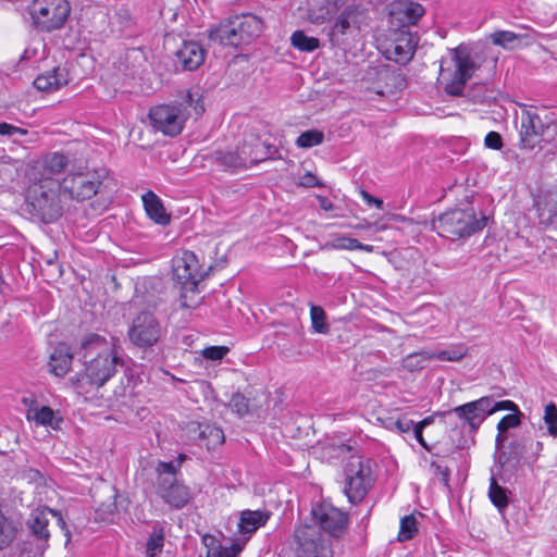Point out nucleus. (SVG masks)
<instances>
[{
    "label": "nucleus",
    "instance_id": "nucleus-30",
    "mask_svg": "<svg viewBox=\"0 0 557 557\" xmlns=\"http://www.w3.org/2000/svg\"><path fill=\"white\" fill-rule=\"evenodd\" d=\"M541 224L549 226L557 223V195H548L537 203Z\"/></svg>",
    "mask_w": 557,
    "mask_h": 557
},
{
    "label": "nucleus",
    "instance_id": "nucleus-39",
    "mask_svg": "<svg viewBox=\"0 0 557 557\" xmlns=\"http://www.w3.org/2000/svg\"><path fill=\"white\" fill-rule=\"evenodd\" d=\"M430 354L429 351L411 354L404 360V367L410 371L421 370L425 367L426 360L432 359Z\"/></svg>",
    "mask_w": 557,
    "mask_h": 557
},
{
    "label": "nucleus",
    "instance_id": "nucleus-13",
    "mask_svg": "<svg viewBox=\"0 0 557 557\" xmlns=\"http://www.w3.org/2000/svg\"><path fill=\"white\" fill-rule=\"evenodd\" d=\"M162 334L160 322L149 311L137 314L127 331L129 342L140 349H148L157 345Z\"/></svg>",
    "mask_w": 557,
    "mask_h": 557
},
{
    "label": "nucleus",
    "instance_id": "nucleus-63",
    "mask_svg": "<svg viewBox=\"0 0 557 557\" xmlns=\"http://www.w3.org/2000/svg\"><path fill=\"white\" fill-rule=\"evenodd\" d=\"M503 434L504 433H499L498 432V434L496 436L495 443H496L497 447H502L504 445V442H505L506 437Z\"/></svg>",
    "mask_w": 557,
    "mask_h": 557
},
{
    "label": "nucleus",
    "instance_id": "nucleus-40",
    "mask_svg": "<svg viewBox=\"0 0 557 557\" xmlns=\"http://www.w3.org/2000/svg\"><path fill=\"white\" fill-rule=\"evenodd\" d=\"M543 419L547 426L548 434L557 436V406L554 403H549L545 406Z\"/></svg>",
    "mask_w": 557,
    "mask_h": 557
},
{
    "label": "nucleus",
    "instance_id": "nucleus-29",
    "mask_svg": "<svg viewBox=\"0 0 557 557\" xmlns=\"http://www.w3.org/2000/svg\"><path fill=\"white\" fill-rule=\"evenodd\" d=\"M165 532L160 522H156L146 543V557H158L164 547Z\"/></svg>",
    "mask_w": 557,
    "mask_h": 557
},
{
    "label": "nucleus",
    "instance_id": "nucleus-32",
    "mask_svg": "<svg viewBox=\"0 0 557 557\" xmlns=\"http://www.w3.org/2000/svg\"><path fill=\"white\" fill-rule=\"evenodd\" d=\"M290 42L294 48L304 52H312L320 46L318 38L307 36L302 30H295L292 34Z\"/></svg>",
    "mask_w": 557,
    "mask_h": 557
},
{
    "label": "nucleus",
    "instance_id": "nucleus-37",
    "mask_svg": "<svg viewBox=\"0 0 557 557\" xmlns=\"http://www.w3.org/2000/svg\"><path fill=\"white\" fill-rule=\"evenodd\" d=\"M310 318L312 323V329L320 333L326 334L329 332V324L325 322L326 315L324 310L319 306H311L310 308Z\"/></svg>",
    "mask_w": 557,
    "mask_h": 557
},
{
    "label": "nucleus",
    "instance_id": "nucleus-17",
    "mask_svg": "<svg viewBox=\"0 0 557 557\" xmlns=\"http://www.w3.org/2000/svg\"><path fill=\"white\" fill-rule=\"evenodd\" d=\"M49 516L58 517L59 522L64 524L62 517L52 509L35 510L28 518L27 527L30 531V535L36 541V550L29 552V554H33V557H42L48 547V541L50 539V532L48 530Z\"/></svg>",
    "mask_w": 557,
    "mask_h": 557
},
{
    "label": "nucleus",
    "instance_id": "nucleus-8",
    "mask_svg": "<svg viewBox=\"0 0 557 557\" xmlns=\"http://www.w3.org/2000/svg\"><path fill=\"white\" fill-rule=\"evenodd\" d=\"M557 134L556 115L546 109L523 112L521 117L520 147L532 150L541 143L550 141Z\"/></svg>",
    "mask_w": 557,
    "mask_h": 557
},
{
    "label": "nucleus",
    "instance_id": "nucleus-53",
    "mask_svg": "<svg viewBox=\"0 0 557 557\" xmlns=\"http://www.w3.org/2000/svg\"><path fill=\"white\" fill-rule=\"evenodd\" d=\"M16 134L24 135V134H26V131H24V129H22V128H20L17 126H14L12 124H9L7 122L0 123V135L12 137V136H14Z\"/></svg>",
    "mask_w": 557,
    "mask_h": 557
},
{
    "label": "nucleus",
    "instance_id": "nucleus-36",
    "mask_svg": "<svg viewBox=\"0 0 557 557\" xmlns=\"http://www.w3.org/2000/svg\"><path fill=\"white\" fill-rule=\"evenodd\" d=\"M324 134L319 129H309L302 132L296 139V145L301 148H311L322 144Z\"/></svg>",
    "mask_w": 557,
    "mask_h": 557
},
{
    "label": "nucleus",
    "instance_id": "nucleus-11",
    "mask_svg": "<svg viewBox=\"0 0 557 557\" xmlns=\"http://www.w3.org/2000/svg\"><path fill=\"white\" fill-rule=\"evenodd\" d=\"M312 519L320 531H324L333 539H343L348 531L349 517L332 504L317 503L311 508Z\"/></svg>",
    "mask_w": 557,
    "mask_h": 557
},
{
    "label": "nucleus",
    "instance_id": "nucleus-20",
    "mask_svg": "<svg viewBox=\"0 0 557 557\" xmlns=\"http://www.w3.org/2000/svg\"><path fill=\"white\" fill-rule=\"evenodd\" d=\"M270 145L261 141L258 137L245 139L242 145L236 147L239 160L244 163V169H248L270 157Z\"/></svg>",
    "mask_w": 557,
    "mask_h": 557
},
{
    "label": "nucleus",
    "instance_id": "nucleus-28",
    "mask_svg": "<svg viewBox=\"0 0 557 557\" xmlns=\"http://www.w3.org/2000/svg\"><path fill=\"white\" fill-rule=\"evenodd\" d=\"M198 445L206 447L208 450L214 449L224 442L223 430L215 425L198 424Z\"/></svg>",
    "mask_w": 557,
    "mask_h": 557
},
{
    "label": "nucleus",
    "instance_id": "nucleus-56",
    "mask_svg": "<svg viewBox=\"0 0 557 557\" xmlns=\"http://www.w3.org/2000/svg\"><path fill=\"white\" fill-rule=\"evenodd\" d=\"M361 197L368 206H375L379 210H383V200L370 195L368 191L362 190Z\"/></svg>",
    "mask_w": 557,
    "mask_h": 557
},
{
    "label": "nucleus",
    "instance_id": "nucleus-15",
    "mask_svg": "<svg viewBox=\"0 0 557 557\" xmlns=\"http://www.w3.org/2000/svg\"><path fill=\"white\" fill-rule=\"evenodd\" d=\"M173 278L186 290L195 292L203 280L199 273V262L195 252L185 250L172 260Z\"/></svg>",
    "mask_w": 557,
    "mask_h": 557
},
{
    "label": "nucleus",
    "instance_id": "nucleus-12",
    "mask_svg": "<svg viewBox=\"0 0 557 557\" xmlns=\"http://www.w3.org/2000/svg\"><path fill=\"white\" fill-rule=\"evenodd\" d=\"M294 541L296 557H333L331 546L315 525H298L294 531Z\"/></svg>",
    "mask_w": 557,
    "mask_h": 557
},
{
    "label": "nucleus",
    "instance_id": "nucleus-10",
    "mask_svg": "<svg viewBox=\"0 0 557 557\" xmlns=\"http://www.w3.org/2000/svg\"><path fill=\"white\" fill-rule=\"evenodd\" d=\"M86 170L87 164L83 161H78L71 168L66 176L60 181L63 194L69 195L71 199L82 201L90 199L98 193L100 182L86 173Z\"/></svg>",
    "mask_w": 557,
    "mask_h": 557
},
{
    "label": "nucleus",
    "instance_id": "nucleus-34",
    "mask_svg": "<svg viewBox=\"0 0 557 557\" xmlns=\"http://www.w3.org/2000/svg\"><path fill=\"white\" fill-rule=\"evenodd\" d=\"M467 355V347L462 344L449 346L446 349L440 350L437 352H431L430 357L432 359H437L442 361H459Z\"/></svg>",
    "mask_w": 557,
    "mask_h": 557
},
{
    "label": "nucleus",
    "instance_id": "nucleus-35",
    "mask_svg": "<svg viewBox=\"0 0 557 557\" xmlns=\"http://www.w3.org/2000/svg\"><path fill=\"white\" fill-rule=\"evenodd\" d=\"M417 524H418V521L413 515L405 516L400 520V528H399V533H398L397 540L399 542H405V541H409V540L413 539V536L418 532Z\"/></svg>",
    "mask_w": 557,
    "mask_h": 557
},
{
    "label": "nucleus",
    "instance_id": "nucleus-19",
    "mask_svg": "<svg viewBox=\"0 0 557 557\" xmlns=\"http://www.w3.org/2000/svg\"><path fill=\"white\" fill-rule=\"evenodd\" d=\"M417 46V36L401 30L386 49L387 58L398 64H407L413 58Z\"/></svg>",
    "mask_w": 557,
    "mask_h": 557
},
{
    "label": "nucleus",
    "instance_id": "nucleus-57",
    "mask_svg": "<svg viewBox=\"0 0 557 557\" xmlns=\"http://www.w3.org/2000/svg\"><path fill=\"white\" fill-rule=\"evenodd\" d=\"M247 541L246 536H244L243 541H235L231 546H225V548L233 557H236L244 549Z\"/></svg>",
    "mask_w": 557,
    "mask_h": 557
},
{
    "label": "nucleus",
    "instance_id": "nucleus-61",
    "mask_svg": "<svg viewBox=\"0 0 557 557\" xmlns=\"http://www.w3.org/2000/svg\"><path fill=\"white\" fill-rule=\"evenodd\" d=\"M431 467L435 468V470L437 472L442 473L445 476V480L447 481V478H448V469L447 468H442V466L436 465L435 462H432Z\"/></svg>",
    "mask_w": 557,
    "mask_h": 557
},
{
    "label": "nucleus",
    "instance_id": "nucleus-5",
    "mask_svg": "<svg viewBox=\"0 0 557 557\" xmlns=\"http://www.w3.org/2000/svg\"><path fill=\"white\" fill-rule=\"evenodd\" d=\"M263 30V22L251 13L228 16L212 27L209 39L223 46L240 47L251 44Z\"/></svg>",
    "mask_w": 557,
    "mask_h": 557
},
{
    "label": "nucleus",
    "instance_id": "nucleus-58",
    "mask_svg": "<svg viewBox=\"0 0 557 557\" xmlns=\"http://www.w3.org/2000/svg\"><path fill=\"white\" fill-rule=\"evenodd\" d=\"M209 556L212 557H233L225 548V546L219 545L215 548L209 549Z\"/></svg>",
    "mask_w": 557,
    "mask_h": 557
},
{
    "label": "nucleus",
    "instance_id": "nucleus-60",
    "mask_svg": "<svg viewBox=\"0 0 557 557\" xmlns=\"http://www.w3.org/2000/svg\"><path fill=\"white\" fill-rule=\"evenodd\" d=\"M301 185L306 187H314L318 186V180L314 175L308 173L301 178Z\"/></svg>",
    "mask_w": 557,
    "mask_h": 557
},
{
    "label": "nucleus",
    "instance_id": "nucleus-38",
    "mask_svg": "<svg viewBox=\"0 0 557 557\" xmlns=\"http://www.w3.org/2000/svg\"><path fill=\"white\" fill-rule=\"evenodd\" d=\"M113 23L117 24L121 30L129 29L134 26L135 21L131 10L126 7H120L113 15Z\"/></svg>",
    "mask_w": 557,
    "mask_h": 557
},
{
    "label": "nucleus",
    "instance_id": "nucleus-14",
    "mask_svg": "<svg viewBox=\"0 0 557 557\" xmlns=\"http://www.w3.org/2000/svg\"><path fill=\"white\" fill-rule=\"evenodd\" d=\"M183 104H159L152 107L149 111V120L152 127L170 137L181 134L187 120Z\"/></svg>",
    "mask_w": 557,
    "mask_h": 557
},
{
    "label": "nucleus",
    "instance_id": "nucleus-21",
    "mask_svg": "<svg viewBox=\"0 0 557 557\" xmlns=\"http://www.w3.org/2000/svg\"><path fill=\"white\" fill-rule=\"evenodd\" d=\"M206 51L197 41H184L175 52V64L184 71H195L205 62Z\"/></svg>",
    "mask_w": 557,
    "mask_h": 557
},
{
    "label": "nucleus",
    "instance_id": "nucleus-18",
    "mask_svg": "<svg viewBox=\"0 0 557 557\" xmlns=\"http://www.w3.org/2000/svg\"><path fill=\"white\" fill-rule=\"evenodd\" d=\"M488 396L455 407L450 413L455 414L462 423L469 425L471 433H476L488 414Z\"/></svg>",
    "mask_w": 557,
    "mask_h": 557
},
{
    "label": "nucleus",
    "instance_id": "nucleus-55",
    "mask_svg": "<svg viewBox=\"0 0 557 557\" xmlns=\"http://www.w3.org/2000/svg\"><path fill=\"white\" fill-rule=\"evenodd\" d=\"M336 247L345 250H357L358 239L351 237H341L337 239Z\"/></svg>",
    "mask_w": 557,
    "mask_h": 557
},
{
    "label": "nucleus",
    "instance_id": "nucleus-52",
    "mask_svg": "<svg viewBox=\"0 0 557 557\" xmlns=\"http://www.w3.org/2000/svg\"><path fill=\"white\" fill-rule=\"evenodd\" d=\"M429 424V420L428 419H424L418 423H413V426H412V431H413V435L416 437V440L425 448V449H429L424 438H423V435H422V432H423V429L424 426Z\"/></svg>",
    "mask_w": 557,
    "mask_h": 557
},
{
    "label": "nucleus",
    "instance_id": "nucleus-54",
    "mask_svg": "<svg viewBox=\"0 0 557 557\" xmlns=\"http://www.w3.org/2000/svg\"><path fill=\"white\" fill-rule=\"evenodd\" d=\"M386 82L393 85L397 90H401L406 87V79L399 73H389L386 75Z\"/></svg>",
    "mask_w": 557,
    "mask_h": 557
},
{
    "label": "nucleus",
    "instance_id": "nucleus-3",
    "mask_svg": "<svg viewBox=\"0 0 557 557\" xmlns=\"http://www.w3.org/2000/svg\"><path fill=\"white\" fill-rule=\"evenodd\" d=\"M341 455L350 454L344 467V493L350 504L356 505L363 500L371 490L374 478L372 472L373 460L359 454L350 444L338 447Z\"/></svg>",
    "mask_w": 557,
    "mask_h": 557
},
{
    "label": "nucleus",
    "instance_id": "nucleus-51",
    "mask_svg": "<svg viewBox=\"0 0 557 557\" xmlns=\"http://www.w3.org/2000/svg\"><path fill=\"white\" fill-rule=\"evenodd\" d=\"M487 148L498 150L503 147V138L497 132H488L484 138Z\"/></svg>",
    "mask_w": 557,
    "mask_h": 557
},
{
    "label": "nucleus",
    "instance_id": "nucleus-22",
    "mask_svg": "<svg viewBox=\"0 0 557 557\" xmlns=\"http://www.w3.org/2000/svg\"><path fill=\"white\" fill-rule=\"evenodd\" d=\"M71 81L70 72L64 66H55L38 75L34 81V86L40 91H55L69 84Z\"/></svg>",
    "mask_w": 557,
    "mask_h": 557
},
{
    "label": "nucleus",
    "instance_id": "nucleus-25",
    "mask_svg": "<svg viewBox=\"0 0 557 557\" xmlns=\"http://www.w3.org/2000/svg\"><path fill=\"white\" fill-rule=\"evenodd\" d=\"M141 198L145 211L152 221L160 225L170 223V215L165 212L161 199L153 191H147Z\"/></svg>",
    "mask_w": 557,
    "mask_h": 557
},
{
    "label": "nucleus",
    "instance_id": "nucleus-23",
    "mask_svg": "<svg viewBox=\"0 0 557 557\" xmlns=\"http://www.w3.org/2000/svg\"><path fill=\"white\" fill-rule=\"evenodd\" d=\"M271 517L268 510H244L240 512L238 522V533L249 540L251 535L263 527Z\"/></svg>",
    "mask_w": 557,
    "mask_h": 557
},
{
    "label": "nucleus",
    "instance_id": "nucleus-45",
    "mask_svg": "<svg viewBox=\"0 0 557 557\" xmlns=\"http://www.w3.org/2000/svg\"><path fill=\"white\" fill-rule=\"evenodd\" d=\"M488 408H490V410H488L490 416L499 410H509L515 413L516 412L520 413L518 406L513 401H511V400L494 401V399L490 396H488Z\"/></svg>",
    "mask_w": 557,
    "mask_h": 557
},
{
    "label": "nucleus",
    "instance_id": "nucleus-48",
    "mask_svg": "<svg viewBox=\"0 0 557 557\" xmlns=\"http://www.w3.org/2000/svg\"><path fill=\"white\" fill-rule=\"evenodd\" d=\"M519 414L520 413L516 412V413L506 414L505 417H503L497 424L498 432L505 433L507 430H509L511 428H517L521 423Z\"/></svg>",
    "mask_w": 557,
    "mask_h": 557
},
{
    "label": "nucleus",
    "instance_id": "nucleus-59",
    "mask_svg": "<svg viewBox=\"0 0 557 557\" xmlns=\"http://www.w3.org/2000/svg\"><path fill=\"white\" fill-rule=\"evenodd\" d=\"M132 381H133V375H132L131 373L125 372V373H124V376H123V377H122V380H121V383H122V385H124V384L126 383V385L128 386V385L131 384V382H132ZM114 393H115V395H116V396H125V394H126V387H125V386H123V387L121 388V391L115 389V391H114Z\"/></svg>",
    "mask_w": 557,
    "mask_h": 557
},
{
    "label": "nucleus",
    "instance_id": "nucleus-47",
    "mask_svg": "<svg viewBox=\"0 0 557 557\" xmlns=\"http://www.w3.org/2000/svg\"><path fill=\"white\" fill-rule=\"evenodd\" d=\"M227 352L228 348L226 346H210L202 350V356L207 360L218 361L222 360Z\"/></svg>",
    "mask_w": 557,
    "mask_h": 557
},
{
    "label": "nucleus",
    "instance_id": "nucleus-43",
    "mask_svg": "<svg viewBox=\"0 0 557 557\" xmlns=\"http://www.w3.org/2000/svg\"><path fill=\"white\" fill-rule=\"evenodd\" d=\"M404 15L408 24H416L424 14V8L417 2H409L405 5Z\"/></svg>",
    "mask_w": 557,
    "mask_h": 557
},
{
    "label": "nucleus",
    "instance_id": "nucleus-26",
    "mask_svg": "<svg viewBox=\"0 0 557 557\" xmlns=\"http://www.w3.org/2000/svg\"><path fill=\"white\" fill-rule=\"evenodd\" d=\"M210 159L218 168L223 171L236 173L245 170L240 162L237 150H215L210 154Z\"/></svg>",
    "mask_w": 557,
    "mask_h": 557
},
{
    "label": "nucleus",
    "instance_id": "nucleus-49",
    "mask_svg": "<svg viewBox=\"0 0 557 557\" xmlns=\"http://www.w3.org/2000/svg\"><path fill=\"white\" fill-rule=\"evenodd\" d=\"M529 440L525 437H521L518 440H513L509 444V454L517 459H520L527 453V444Z\"/></svg>",
    "mask_w": 557,
    "mask_h": 557
},
{
    "label": "nucleus",
    "instance_id": "nucleus-62",
    "mask_svg": "<svg viewBox=\"0 0 557 557\" xmlns=\"http://www.w3.org/2000/svg\"><path fill=\"white\" fill-rule=\"evenodd\" d=\"M358 246L359 247H357V250H362V251H367V252H373L374 251V246L362 244L359 240H358Z\"/></svg>",
    "mask_w": 557,
    "mask_h": 557
},
{
    "label": "nucleus",
    "instance_id": "nucleus-27",
    "mask_svg": "<svg viewBox=\"0 0 557 557\" xmlns=\"http://www.w3.org/2000/svg\"><path fill=\"white\" fill-rule=\"evenodd\" d=\"M26 418L28 421H34L36 425L50 426L53 430L60 429L63 422L62 418L55 417L54 410L49 406L28 409Z\"/></svg>",
    "mask_w": 557,
    "mask_h": 557
},
{
    "label": "nucleus",
    "instance_id": "nucleus-24",
    "mask_svg": "<svg viewBox=\"0 0 557 557\" xmlns=\"http://www.w3.org/2000/svg\"><path fill=\"white\" fill-rule=\"evenodd\" d=\"M72 362L73 354L71 348L65 344H59L50 354L48 361L49 372L62 377L70 371Z\"/></svg>",
    "mask_w": 557,
    "mask_h": 557
},
{
    "label": "nucleus",
    "instance_id": "nucleus-31",
    "mask_svg": "<svg viewBox=\"0 0 557 557\" xmlns=\"http://www.w3.org/2000/svg\"><path fill=\"white\" fill-rule=\"evenodd\" d=\"M16 534L15 522L0 511V550L8 548L14 542Z\"/></svg>",
    "mask_w": 557,
    "mask_h": 557
},
{
    "label": "nucleus",
    "instance_id": "nucleus-42",
    "mask_svg": "<svg viewBox=\"0 0 557 557\" xmlns=\"http://www.w3.org/2000/svg\"><path fill=\"white\" fill-rule=\"evenodd\" d=\"M230 407L233 412L244 417L249 412V399L240 393H235L230 400Z\"/></svg>",
    "mask_w": 557,
    "mask_h": 557
},
{
    "label": "nucleus",
    "instance_id": "nucleus-6",
    "mask_svg": "<svg viewBox=\"0 0 557 557\" xmlns=\"http://www.w3.org/2000/svg\"><path fill=\"white\" fill-rule=\"evenodd\" d=\"M487 218H478L473 208L451 209L432 221V228L442 237L450 240L467 238L482 231Z\"/></svg>",
    "mask_w": 557,
    "mask_h": 557
},
{
    "label": "nucleus",
    "instance_id": "nucleus-16",
    "mask_svg": "<svg viewBox=\"0 0 557 557\" xmlns=\"http://www.w3.org/2000/svg\"><path fill=\"white\" fill-rule=\"evenodd\" d=\"M77 160L69 152L53 151L45 154L37 163L34 178L39 181H60L57 175L69 173Z\"/></svg>",
    "mask_w": 557,
    "mask_h": 557
},
{
    "label": "nucleus",
    "instance_id": "nucleus-46",
    "mask_svg": "<svg viewBox=\"0 0 557 557\" xmlns=\"http://www.w3.org/2000/svg\"><path fill=\"white\" fill-rule=\"evenodd\" d=\"M413 421L407 417H400L397 420L389 419L386 428L389 430H396L399 433H408L413 426Z\"/></svg>",
    "mask_w": 557,
    "mask_h": 557
},
{
    "label": "nucleus",
    "instance_id": "nucleus-7",
    "mask_svg": "<svg viewBox=\"0 0 557 557\" xmlns=\"http://www.w3.org/2000/svg\"><path fill=\"white\" fill-rule=\"evenodd\" d=\"M71 12L67 0H32L25 8L24 18L44 33L60 29Z\"/></svg>",
    "mask_w": 557,
    "mask_h": 557
},
{
    "label": "nucleus",
    "instance_id": "nucleus-64",
    "mask_svg": "<svg viewBox=\"0 0 557 557\" xmlns=\"http://www.w3.org/2000/svg\"><path fill=\"white\" fill-rule=\"evenodd\" d=\"M181 306L184 308H191L193 305L187 301V296L185 294L181 295Z\"/></svg>",
    "mask_w": 557,
    "mask_h": 557
},
{
    "label": "nucleus",
    "instance_id": "nucleus-41",
    "mask_svg": "<svg viewBox=\"0 0 557 557\" xmlns=\"http://www.w3.org/2000/svg\"><path fill=\"white\" fill-rule=\"evenodd\" d=\"M494 45L508 48L511 44L519 40V35L510 30H497L491 35Z\"/></svg>",
    "mask_w": 557,
    "mask_h": 557
},
{
    "label": "nucleus",
    "instance_id": "nucleus-9",
    "mask_svg": "<svg viewBox=\"0 0 557 557\" xmlns=\"http://www.w3.org/2000/svg\"><path fill=\"white\" fill-rule=\"evenodd\" d=\"M178 467L172 461H159L156 467L157 494L165 504L175 509L184 508L191 499L190 488L176 479Z\"/></svg>",
    "mask_w": 557,
    "mask_h": 557
},
{
    "label": "nucleus",
    "instance_id": "nucleus-2",
    "mask_svg": "<svg viewBox=\"0 0 557 557\" xmlns=\"http://www.w3.org/2000/svg\"><path fill=\"white\" fill-rule=\"evenodd\" d=\"M60 181H39L33 178L26 193V211L42 223H53L63 214Z\"/></svg>",
    "mask_w": 557,
    "mask_h": 557
},
{
    "label": "nucleus",
    "instance_id": "nucleus-4",
    "mask_svg": "<svg viewBox=\"0 0 557 557\" xmlns=\"http://www.w3.org/2000/svg\"><path fill=\"white\" fill-rule=\"evenodd\" d=\"M479 66L472 51L460 45L450 49L447 57L442 58L438 81L448 95L460 96L466 83Z\"/></svg>",
    "mask_w": 557,
    "mask_h": 557
},
{
    "label": "nucleus",
    "instance_id": "nucleus-33",
    "mask_svg": "<svg viewBox=\"0 0 557 557\" xmlns=\"http://www.w3.org/2000/svg\"><path fill=\"white\" fill-rule=\"evenodd\" d=\"M488 497L492 504L502 512L508 506L506 488L500 486L494 476L491 478Z\"/></svg>",
    "mask_w": 557,
    "mask_h": 557
},
{
    "label": "nucleus",
    "instance_id": "nucleus-44",
    "mask_svg": "<svg viewBox=\"0 0 557 557\" xmlns=\"http://www.w3.org/2000/svg\"><path fill=\"white\" fill-rule=\"evenodd\" d=\"M350 11L345 9L341 14L337 16L333 27H332V34L333 35H345L347 29L350 27Z\"/></svg>",
    "mask_w": 557,
    "mask_h": 557
},
{
    "label": "nucleus",
    "instance_id": "nucleus-50",
    "mask_svg": "<svg viewBox=\"0 0 557 557\" xmlns=\"http://www.w3.org/2000/svg\"><path fill=\"white\" fill-rule=\"evenodd\" d=\"M184 103L191 107L197 116L201 115L205 112V106L201 100V97L198 94L188 92L184 100Z\"/></svg>",
    "mask_w": 557,
    "mask_h": 557
},
{
    "label": "nucleus",
    "instance_id": "nucleus-1",
    "mask_svg": "<svg viewBox=\"0 0 557 557\" xmlns=\"http://www.w3.org/2000/svg\"><path fill=\"white\" fill-rule=\"evenodd\" d=\"M81 355L84 363L83 379L96 388L102 387L122 367L124 361L120 355L117 339L107 338L90 333L81 343Z\"/></svg>",
    "mask_w": 557,
    "mask_h": 557
}]
</instances>
